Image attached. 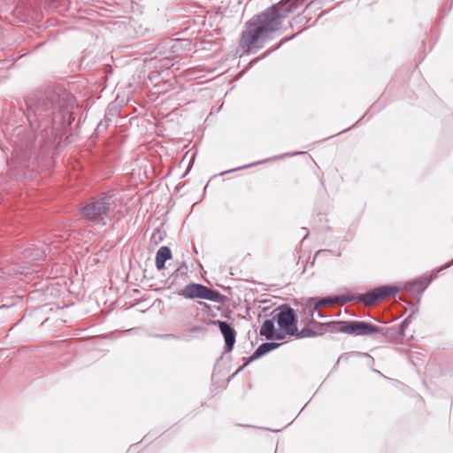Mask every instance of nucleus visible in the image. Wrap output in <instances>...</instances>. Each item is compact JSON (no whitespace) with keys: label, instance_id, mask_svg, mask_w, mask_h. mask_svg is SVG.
I'll return each instance as SVG.
<instances>
[{"label":"nucleus","instance_id":"obj_5","mask_svg":"<svg viewBox=\"0 0 453 453\" xmlns=\"http://www.w3.org/2000/svg\"><path fill=\"white\" fill-rule=\"evenodd\" d=\"M399 291L400 289L397 287L384 285L375 288L365 294L360 295L357 297V300L363 302L366 305H374L388 296H396Z\"/></svg>","mask_w":453,"mask_h":453},{"label":"nucleus","instance_id":"obj_8","mask_svg":"<svg viewBox=\"0 0 453 453\" xmlns=\"http://www.w3.org/2000/svg\"><path fill=\"white\" fill-rule=\"evenodd\" d=\"M453 265V260L450 261L449 264L445 265L444 266L441 267L437 272H434L431 275L430 279L427 278H420L418 280H415L409 283V288L412 293L419 294L423 292L429 285L432 279L435 278L437 275V273Z\"/></svg>","mask_w":453,"mask_h":453},{"label":"nucleus","instance_id":"obj_3","mask_svg":"<svg viewBox=\"0 0 453 453\" xmlns=\"http://www.w3.org/2000/svg\"><path fill=\"white\" fill-rule=\"evenodd\" d=\"M115 198L113 196H103L94 199L81 208L83 217L94 224L105 226L111 214L115 210Z\"/></svg>","mask_w":453,"mask_h":453},{"label":"nucleus","instance_id":"obj_13","mask_svg":"<svg viewBox=\"0 0 453 453\" xmlns=\"http://www.w3.org/2000/svg\"><path fill=\"white\" fill-rule=\"evenodd\" d=\"M274 323L273 319H266L264 321L260 328V335L265 336L267 340L274 337Z\"/></svg>","mask_w":453,"mask_h":453},{"label":"nucleus","instance_id":"obj_1","mask_svg":"<svg viewBox=\"0 0 453 453\" xmlns=\"http://www.w3.org/2000/svg\"><path fill=\"white\" fill-rule=\"evenodd\" d=\"M303 0H286L273 4L261 13L248 20L242 31L239 47L246 53L252 49H261L264 43L273 38L283 20L296 12Z\"/></svg>","mask_w":453,"mask_h":453},{"label":"nucleus","instance_id":"obj_19","mask_svg":"<svg viewBox=\"0 0 453 453\" xmlns=\"http://www.w3.org/2000/svg\"><path fill=\"white\" fill-rule=\"evenodd\" d=\"M303 30H300L299 32H297L296 35L290 36V37H285L283 38L280 43L274 47L273 49H272L271 50L267 51L266 53L264 54V56L262 57V58L267 57L271 52L276 50L277 49H279L282 44H284L286 42H288L290 40H292L296 35L300 34Z\"/></svg>","mask_w":453,"mask_h":453},{"label":"nucleus","instance_id":"obj_23","mask_svg":"<svg viewBox=\"0 0 453 453\" xmlns=\"http://www.w3.org/2000/svg\"><path fill=\"white\" fill-rule=\"evenodd\" d=\"M316 313H317V316H318V317H319V318H324V317H325V316L322 314V312H321V311H316Z\"/></svg>","mask_w":453,"mask_h":453},{"label":"nucleus","instance_id":"obj_21","mask_svg":"<svg viewBox=\"0 0 453 453\" xmlns=\"http://www.w3.org/2000/svg\"><path fill=\"white\" fill-rule=\"evenodd\" d=\"M285 334L283 331L282 332H280V333H277L274 337L277 339V340H283L285 338Z\"/></svg>","mask_w":453,"mask_h":453},{"label":"nucleus","instance_id":"obj_11","mask_svg":"<svg viewBox=\"0 0 453 453\" xmlns=\"http://www.w3.org/2000/svg\"><path fill=\"white\" fill-rule=\"evenodd\" d=\"M172 257V251L166 246H162L159 248L156 254V267L158 270H161L165 267V263L166 260Z\"/></svg>","mask_w":453,"mask_h":453},{"label":"nucleus","instance_id":"obj_20","mask_svg":"<svg viewBox=\"0 0 453 453\" xmlns=\"http://www.w3.org/2000/svg\"><path fill=\"white\" fill-rule=\"evenodd\" d=\"M163 238H164V233L159 229H156L152 233L150 240L155 244H157L158 242H160L163 240Z\"/></svg>","mask_w":453,"mask_h":453},{"label":"nucleus","instance_id":"obj_6","mask_svg":"<svg viewBox=\"0 0 453 453\" xmlns=\"http://www.w3.org/2000/svg\"><path fill=\"white\" fill-rule=\"evenodd\" d=\"M275 319L281 331L289 335H295L297 332L296 315L295 311L288 306H281Z\"/></svg>","mask_w":453,"mask_h":453},{"label":"nucleus","instance_id":"obj_14","mask_svg":"<svg viewBox=\"0 0 453 453\" xmlns=\"http://www.w3.org/2000/svg\"><path fill=\"white\" fill-rule=\"evenodd\" d=\"M221 295L219 292L216 290H212L205 286L203 288V291L201 294V299H205L212 302H219L220 300Z\"/></svg>","mask_w":453,"mask_h":453},{"label":"nucleus","instance_id":"obj_18","mask_svg":"<svg viewBox=\"0 0 453 453\" xmlns=\"http://www.w3.org/2000/svg\"><path fill=\"white\" fill-rule=\"evenodd\" d=\"M296 335L297 338L314 337L316 333L309 328H303L300 332H296Z\"/></svg>","mask_w":453,"mask_h":453},{"label":"nucleus","instance_id":"obj_10","mask_svg":"<svg viewBox=\"0 0 453 453\" xmlns=\"http://www.w3.org/2000/svg\"><path fill=\"white\" fill-rule=\"evenodd\" d=\"M203 288V285L202 284L191 283L187 285L178 294L189 299L201 298Z\"/></svg>","mask_w":453,"mask_h":453},{"label":"nucleus","instance_id":"obj_26","mask_svg":"<svg viewBox=\"0 0 453 453\" xmlns=\"http://www.w3.org/2000/svg\"><path fill=\"white\" fill-rule=\"evenodd\" d=\"M47 249H48L50 251L52 250L51 246H49Z\"/></svg>","mask_w":453,"mask_h":453},{"label":"nucleus","instance_id":"obj_24","mask_svg":"<svg viewBox=\"0 0 453 453\" xmlns=\"http://www.w3.org/2000/svg\"><path fill=\"white\" fill-rule=\"evenodd\" d=\"M296 19H297V18H295V19H292V21L290 22V27H293V23H294V22H297V21H296Z\"/></svg>","mask_w":453,"mask_h":453},{"label":"nucleus","instance_id":"obj_2","mask_svg":"<svg viewBox=\"0 0 453 453\" xmlns=\"http://www.w3.org/2000/svg\"><path fill=\"white\" fill-rule=\"evenodd\" d=\"M70 95L62 88H56L41 94L36 98H29L27 119L31 125L38 122L39 127L47 128L50 123L62 124L69 111Z\"/></svg>","mask_w":453,"mask_h":453},{"label":"nucleus","instance_id":"obj_16","mask_svg":"<svg viewBox=\"0 0 453 453\" xmlns=\"http://www.w3.org/2000/svg\"><path fill=\"white\" fill-rule=\"evenodd\" d=\"M45 253V250H35V249L29 248L26 250L25 257L33 260L41 259Z\"/></svg>","mask_w":453,"mask_h":453},{"label":"nucleus","instance_id":"obj_15","mask_svg":"<svg viewBox=\"0 0 453 453\" xmlns=\"http://www.w3.org/2000/svg\"><path fill=\"white\" fill-rule=\"evenodd\" d=\"M341 300H344V301H351L352 298H347V297H344V296H336V297H326V298H322L319 301H317L315 299V304L318 308V310L321 307V306H324V305H326V304H333L338 301H341Z\"/></svg>","mask_w":453,"mask_h":453},{"label":"nucleus","instance_id":"obj_12","mask_svg":"<svg viewBox=\"0 0 453 453\" xmlns=\"http://www.w3.org/2000/svg\"><path fill=\"white\" fill-rule=\"evenodd\" d=\"M280 345V343L273 342L262 343L253 353L251 360H255L263 357L264 355L269 353L270 351L277 349Z\"/></svg>","mask_w":453,"mask_h":453},{"label":"nucleus","instance_id":"obj_22","mask_svg":"<svg viewBox=\"0 0 453 453\" xmlns=\"http://www.w3.org/2000/svg\"><path fill=\"white\" fill-rule=\"evenodd\" d=\"M411 319V316H409L408 318H406L403 323L401 324V327H405L408 324H409V320Z\"/></svg>","mask_w":453,"mask_h":453},{"label":"nucleus","instance_id":"obj_4","mask_svg":"<svg viewBox=\"0 0 453 453\" xmlns=\"http://www.w3.org/2000/svg\"><path fill=\"white\" fill-rule=\"evenodd\" d=\"M342 324L340 332L355 336H368L381 334L386 336L388 329L365 321L341 322Z\"/></svg>","mask_w":453,"mask_h":453},{"label":"nucleus","instance_id":"obj_7","mask_svg":"<svg viewBox=\"0 0 453 453\" xmlns=\"http://www.w3.org/2000/svg\"><path fill=\"white\" fill-rule=\"evenodd\" d=\"M318 308L315 304V298H309L302 303L296 309L301 323L304 326L315 324L314 316Z\"/></svg>","mask_w":453,"mask_h":453},{"label":"nucleus","instance_id":"obj_9","mask_svg":"<svg viewBox=\"0 0 453 453\" xmlns=\"http://www.w3.org/2000/svg\"><path fill=\"white\" fill-rule=\"evenodd\" d=\"M219 327L224 335L226 351H231L235 342L236 333L226 321H218Z\"/></svg>","mask_w":453,"mask_h":453},{"label":"nucleus","instance_id":"obj_25","mask_svg":"<svg viewBox=\"0 0 453 453\" xmlns=\"http://www.w3.org/2000/svg\"><path fill=\"white\" fill-rule=\"evenodd\" d=\"M275 158H276V157H273V158H269V159L271 160V159H275ZM278 158H281V156H279V157H278Z\"/></svg>","mask_w":453,"mask_h":453},{"label":"nucleus","instance_id":"obj_17","mask_svg":"<svg viewBox=\"0 0 453 453\" xmlns=\"http://www.w3.org/2000/svg\"><path fill=\"white\" fill-rule=\"evenodd\" d=\"M270 161V159H264V160H261V161H257V162H255V163H251V164H249L247 165H244V166H239V167H236L234 169H231V170H228V171H226V172H223L221 173L220 174L223 175L225 173H231V172H234V171H237V170H242V169H245V168H249V167H252V166H255V165H260V164H264V163H266Z\"/></svg>","mask_w":453,"mask_h":453}]
</instances>
